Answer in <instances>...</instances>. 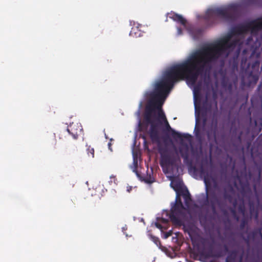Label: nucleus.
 <instances>
[{"instance_id": "obj_26", "label": "nucleus", "mask_w": 262, "mask_h": 262, "mask_svg": "<svg viewBox=\"0 0 262 262\" xmlns=\"http://www.w3.org/2000/svg\"><path fill=\"white\" fill-rule=\"evenodd\" d=\"M88 154L89 156H91L92 158L94 157V149L91 147H89L87 149Z\"/></svg>"}, {"instance_id": "obj_22", "label": "nucleus", "mask_w": 262, "mask_h": 262, "mask_svg": "<svg viewBox=\"0 0 262 262\" xmlns=\"http://www.w3.org/2000/svg\"><path fill=\"white\" fill-rule=\"evenodd\" d=\"M254 129H256L257 128L260 129V126H262V119H256L254 120Z\"/></svg>"}, {"instance_id": "obj_36", "label": "nucleus", "mask_w": 262, "mask_h": 262, "mask_svg": "<svg viewBox=\"0 0 262 262\" xmlns=\"http://www.w3.org/2000/svg\"><path fill=\"white\" fill-rule=\"evenodd\" d=\"M253 209H254L253 207H252L251 206H250V211L251 214L252 213V211H253Z\"/></svg>"}, {"instance_id": "obj_18", "label": "nucleus", "mask_w": 262, "mask_h": 262, "mask_svg": "<svg viewBox=\"0 0 262 262\" xmlns=\"http://www.w3.org/2000/svg\"><path fill=\"white\" fill-rule=\"evenodd\" d=\"M129 35L133 37H138L140 35V30L138 27H133L130 31Z\"/></svg>"}, {"instance_id": "obj_41", "label": "nucleus", "mask_w": 262, "mask_h": 262, "mask_svg": "<svg viewBox=\"0 0 262 262\" xmlns=\"http://www.w3.org/2000/svg\"><path fill=\"white\" fill-rule=\"evenodd\" d=\"M110 178H111V179H116V177H115V176H113V175H112V176H111L110 177Z\"/></svg>"}, {"instance_id": "obj_11", "label": "nucleus", "mask_w": 262, "mask_h": 262, "mask_svg": "<svg viewBox=\"0 0 262 262\" xmlns=\"http://www.w3.org/2000/svg\"><path fill=\"white\" fill-rule=\"evenodd\" d=\"M149 134L152 142H159L160 136L158 130V123L154 122L153 123L150 124V128L149 129Z\"/></svg>"}, {"instance_id": "obj_12", "label": "nucleus", "mask_w": 262, "mask_h": 262, "mask_svg": "<svg viewBox=\"0 0 262 262\" xmlns=\"http://www.w3.org/2000/svg\"><path fill=\"white\" fill-rule=\"evenodd\" d=\"M217 132V119L212 120L211 125L210 128L207 130V137L210 140H214L216 141Z\"/></svg>"}, {"instance_id": "obj_35", "label": "nucleus", "mask_w": 262, "mask_h": 262, "mask_svg": "<svg viewBox=\"0 0 262 262\" xmlns=\"http://www.w3.org/2000/svg\"><path fill=\"white\" fill-rule=\"evenodd\" d=\"M251 234H252V236H253V237H254V235H255V233H254V232H253L252 233H250V234H249V235H248V238H250V237H251Z\"/></svg>"}, {"instance_id": "obj_19", "label": "nucleus", "mask_w": 262, "mask_h": 262, "mask_svg": "<svg viewBox=\"0 0 262 262\" xmlns=\"http://www.w3.org/2000/svg\"><path fill=\"white\" fill-rule=\"evenodd\" d=\"M184 199L185 200V203L187 207L189 206V203L191 201L190 194L187 191L186 193L183 194Z\"/></svg>"}, {"instance_id": "obj_44", "label": "nucleus", "mask_w": 262, "mask_h": 262, "mask_svg": "<svg viewBox=\"0 0 262 262\" xmlns=\"http://www.w3.org/2000/svg\"><path fill=\"white\" fill-rule=\"evenodd\" d=\"M238 139H239V140H241V135H240V136H238Z\"/></svg>"}, {"instance_id": "obj_24", "label": "nucleus", "mask_w": 262, "mask_h": 262, "mask_svg": "<svg viewBox=\"0 0 262 262\" xmlns=\"http://www.w3.org/2000/svg\"><path fill=\"white\" fill-rule=\"evenodd\" d=\"M223 197H224V199L227 200L230 202H231L232 199L231 195L230 193H229L227 191H224V192L223 193Z\"/></svg>"}, {"instance_id": "obj_50", "label": "nucleus", "mask_w": 262, "mask_h": 262, "mask_svg": "<svg viewBox=\"0 0 262 262\" xmlns=\"http://www.w3.org/2000/svg\"><path fill=\"white\" fill-rule=\"evenodd\" d=\"M210 262H216V261L214 260H211Z\"/></svg>"}, {"instance_id": "obj_9", "label": "nucleus", "mask_w": 262, "mask_h": 262, "mask_svg": "<svg viewBox=\"0 0 262 262\" xmlns=\"http://www.w3.org/2000/svg\"><path fill=\"white\" fill-rule=\"evenodd\" d=\"M67 132L72 135L75 139H77L78 137L82 132V126L79 123H72L69 125L67 129Z\"/></svg>"}, {"instance_id": "obj_6", "label": "nucleus", "mask_w": 262, "mask_h": 262, "mask_svg": "<svg viewBox=\"0 0 262 262\" xmlns=\"http://www.w3.org/2000/svg\"><path fill=\"white\" fill-rule=\"evenodd\" d=\"M209 186H206L205 194H202L198 202L202 207H210L212 212L216 211V205L219 204V199L214 191L209 189Z\"/></svg>"}, {"instance_id": "obj_28", "label": "nucleus", "mask_w": 262, "mask_h": 262, "mask_svg": "<svg viewBox=\"0 0 262 262\" xmlns=\"http://www.w3.org/2000/svg\"><path fill=\"white\" fill-rule=\"evenodd\" d=\"M75 148H73V149H69L67 151V155H71L72 154H74L75 151Z\"/></svg>"}, {"instance_id": "obj_39", "label": "nucleus", "mask_w": 262, "mask_h": 262, "mask_svg": "<svg viewBox=\"0 0 262 262\" xmlns=\"http://www.w3.org/2000/svg\"><path fill=\"white\" fill-rule=\"evenodd\" d=\"M111 145H112V144H111V142H109V143H108V148H109V149H110V150H112V149L111 148Z\"/></svg>"}, {"instance_id": "obj_29", "label": "nucleus", "mask_w": 262, "mask_h": 262, "mask_svg": "<svg viewBox=\"0 0 262 262\" xmlns=\"http://www.w3.org/2000/svg\"><path fill=\"white\" fill-rule=\"evenodd\" d=\"M134 164L135 165V169L134 170V171H136L137 167L138 166V161L135 158L134 159L133 161Z\"/></svg>"}, {"instance_id": "obj_52", "label": "nucleus", "mask_w": 262, "mask_h": 262, "mask_svg": "<svg viewBox=\"0 0 262 262\" xmlns=\"http://www.w3.org/2000/svg\"><path fill=\"white\" fill-rule=\"evenodd\" d=\"M159 122L160 124H161V123H162L160 120L159 121Z\"/></svg>"}, {"instance_id": "obj_34", "label": "nucleus", "mask_w": 262, "mask_h": 262, "mask_svg": "<svg viewBox=\"0 0 262 262\" xmlns=\"http://www.w3.org/2000/svg\"><path fill=\"white\" fill-rule=\"evenodd\" d=\"M178 33L179 35L182 34V30L181 28H178Z\"/></svg>"}, {"instance_id": "obj_49", "label": "nucleus", "mask_w": 262, "mask_h": 262, "mask_svg": "<svg viewBox=\"0 0 262 262\" xmlns=\"http://www.w3.org/2000/svg\"><path fill=\"white\" fill-rule=\"evenodd\" d=\"M147 182H148L149 183H151L152 182L151 181H147Z\"/></svg>"}, {"instance_id": "obj_5", "label": "nucleus", "mask_w": 262, "mask_h": 262, "mask_svg": "<svg viewBox=\"0 0 262 262\" xmlns=\"http://www.w3.org/2000/svg\"><path fill=\"white\" fill-rule=\"evenodd\" d=\"M186 208L182 202L180 196L177 195L174 203H171L170 213L166 212L171 222L176 225L181 226L182 224V219L185 216Z\"/></svg>"}, {"instance_id": "obj_31", "label": "nucleus", "mask_w": 262, "mask_h": 262, "mask_svg": "<svg viewBox=\"0 0 262 262\" xmlns=\"http://www.w3.org/2000/svg\"><path fill=\"white\" fill-rule=\"evenodd\" d=\"M160 221L162 223H164V224H167L169 222L168 219H164L163 217L161 219Z\"/></svg>"}, {"instance_id": "obj_16", "label": "nucleus", "mask_w": 262, "mask_h": 262, "mask_svg": "<svg viewBox=\"0 0 262 262\" xmlns=\"http://www.w3.org/2000/svg\"><path fill=\"white\" fill-rule=\"evenodd\" d=\"M179 152L182 158L183 159L184 162L186 164H191V162L189 159V155L188 147L186 146L184 150L181 147L179 148Z\"/></svg>"}, {"instance_id": "obj_33", "label": "nucleus", "mask_w": 262, "mask_h": 262, "mask_svg": "<svg viewBox=\"0 0 262 262\" xmlns=\"http://www.w3.org/2000/svg\"><path fill=\"white\" fill-rule=\"evenodd\" d=\"M195 132H196L195 133L196 136H198V134H199V133L200 132V130H199V129L198 128L196 129V126L195 127Z\"/></svg>"}, {"instance_id": "obj_51", "label": "nucleus", "mask_w": 262, "mask_h": 262, "mask_svg": "<svg viewBox=\"0 0 262 262\" xmlns=\"http://www.w3.org/2000/svg\"><path fill=\"white\" fill-rule=\"evenodd\" d=\"M217 113V111H215V112L214 113V115H215V114Z\"/></svg>"}, {"instance_id": "obj_4", "label": "nucleus", "mask_w": 262, "mask_h": 262, "mask_svg": "<svg viewBox=\"0 0 262 262\" xmlns=\"http://www.w3.org/2000/svg\"><path fill=\"white\" fill-rule=\"evenodd\" d=\"M160 164L164 173L178 174L181 160L175 146L172 149H167L161 152Z\"/></svg>"}, {"instance_id": "obj_42", "label": "nucleus", "mask_w": 262, "mask_h": 262, "mask_svg": "<svg viewBox=\"0 0 262 262\" xmlns=\"http://www.w3.org/2000/svg\"><path fill=\"white\" fill-rule=\"evenodd\" d=\"M131 189H132V187H130V188H128V189H127V191H128V192H129V191H130V190H131Z\"/></svg>"}, {"instance_id": "obj_8", "label": "nucleus", "mask_w": 262, "mask_h": 262, "mask_svg": "<svg viewBox=\"0 0 262 262\" xmlns=\"http://www.w3.org/2000/svg\"><path fill=\"white\" fill-rule=\"evenodd\" d=\"M214 15L221 16L224 18L229 20L227 7L225 8H217L208 9L206 13L205 18L209 19Z\"/></svg>"}, {"instance_id": "obj_1", "label": "nucleus", "mask_w": 262, "mask_h": 262, "mask_svg": "<svg viewBox=\"0 0 262 262\" xmlns=\"http://www.w3.org/2000/svg\"><path fill=\"white\" fill-rule=\"evenodd\" d=\"M235 35L231 29L227 35L215 43L202 47L192 52L185 60L175 65L186 76L189 83L194 85L199 77L209 71L220 58L228 57L231 50L237 46L236 52L229 60V67L234 73L238 71V58L243 44L238 38L231 40Z\"/></svg>"}, {"instance_id": "obj_45", "label": "nucleus", "mask_w": 262, "mask_h": 262, "mask_svg": "<svg viewBox=\"0 0 262 262\" xmlns=\"http://www.w3.org/2000/svg\"><path fill=\"white\" fill-rule=\"evenodd\" d=\"M142 138H143V139H144V141H145V140H146V138H145V136H143Z\"/></svg>"}, {"instance_id": "obj_7", "label": "nucleus", "mask_w": 262, "mask_h": 262, "mask_svg": "<svg viewBox=\"0 0 262 262\" xmlns=\"http://www.w3.org/2000/svg\"><path fill=\"white\" fill-rule=\"evenodd\" d=\"M190 253L193 255L194 259H196L198 256H199V260L203 262L211 257L220 258L224 255L222 251L221 250L213 252L212 249H209L207 251L204 248H201L199 247L197 248L196 251H193Z\"/></svg>"}, {"instance_id": "obj_20", "label": "nucleus", "mask_w": 262, "mask_h": 262, "mask_svg": "<svg viewBox=\"0 0 262 262\" xmlns=\"http://www.w3.org/2000/svg\"><path fill=\"white\" fill-rule=\"evenodd\" d=\"M248 220L247 218H243L241 221L239 225V229L241 230H243L246 226H248Z\"/></svg>"}, {"instance_id": "obj_43", "label": "nucleus", "mask_w": 262, "mask_h": 262, "mask_svg": "<svg viewBox=\"0 0 262 262\" xmlns=\"http://www.w3.org/2000/svg\"><path fill=\"white\" fill-rule=\"evenodd\" d=\"M252 118H250V124H252Z\"/></svg>"}, {"instance_id": "obj_37", "label": "nucleus", "mask_w": 262, "mask_h": 262, "mask_svg": "<svg viewBox=\"0 0 262 262\" xmlns=\"http://www.w3.org/2000/svg\"><path fill=\"white\" fill-rule=\"evenodd\" d=\"M224 248H225V252H228V247L226 246H224Z\"/></svg>"}, {"instance_id": "obj_10", "label": "nucleus", "mask_w": 262, "mask_h": 262, "mask_svg": "<svg viewBox=\"0 0 262 262\" xmlns=\"http://www.w3.org/2000/svg\"><path fill=\"white\" fill-rule=\"evenodd\" d=\"M247 23L249 31H250L252 34L257 33L262 29V17Z\"/></svg>"}, {"instance_id": "obj_30", "label": "nucleus", "mask_w": 262, "mask_h": 262, "mask_svg": "<svg viewBox=\"0 0 262 262\" xmlns=\"http://www.w3.org/2000/svg\"><path fill=\"white\" fill-rule=\"evenodd\" d=\"M231 212H232V213L233 214V215H234V217H235V219L236 220V221H238V220H239V217H238V216L236 215V212H235V210L234 209H232L231 210Z\"/></svg>"}, {"instance_id": "obj_27", "label": "nucleus", "mask_w": 262, "mask_h": 262, "mask_svg": "<svg viewBox=\"0 0 262 262\" xmlns=\"http://www.w3.org/2000/svg\"><path fill=\"white\" fill-rule=\"evenodd\" d=\"M172 232L171 230H170V231L166 232L164 235V238H168V237H169L170 236H171L172 235Z\"/></svg>"}, {"instance_id": "obj_40", "label": "nucleus", "mask_w": 262, "mask_h": 262, "mask_svg": "<svg viewBox=\"0 0 262 262\" xmlns=\"http://www.w3.org/2000/svg\"><path fill=\"white\" fill-rule=\"evenodd\" d=\"M261 84H260L259 86H258V90L259 91H261Z\"/></svg>"}, {"instance_id": "obj_13", "label": "nucleus", "mask_w": 262, "mask_h": 262, "mask_svg": "<svg viewBox=\"0 0 262 262\" xmlns=\"http://www.w3.org/2000/svg\"><path fill=\"white\" fill-rule=\"evenodd\" d=\"M240 5L238 4H231L227 7L229 20H234L238 13Z\"/></svg>"}, {"instance_id": "obj_15", "label": "nucleus", "mask_w": 262, "mask_h": 262, "mask_svg": "<svg viewBox=\"0 0 262 262\" xmlns=\"http://www.w3.org/2000/svg\"><path fill=\"white\" fill-rule=\"evenodd\" d=\"M169 17L174 21L181 24L184 26L186 25V20L181 15L173 13L170 14Z\"/></svg>"}, {"instance_id": "obj_3", "label": "nucleus", "mask_w": 262, "mask_h": 262, "mask_svg": "<svg viewBox=\"0 0 262 262\" xmlns=\"http://www.w3.org/2000/svg\"><path fill=\"white\" fill-rule=\"evenodd\" d=\"M253 42V37L249 36L246 40L245 48L242 54L241 70L242 84L250 86L255 84L258 80L259 75L260 56L262 53V41L256 38Z\"/></svg>"}, {"instance_id": "obj_47", "label": "nucleus", "mask_w": 262, "mask_h": 262, "mask_svg": "<svg viewBox=\"0 0 262 262\" xmlns=\"http://www.w3.org/2000/svg\"><path fill=\"white\" fill-rule=\"evenodd\" d=\"M253 188H254V190H256V186H255V185H254V186H253Z\"/></svg>"}, {"instance_id": "obj_25", "label": "nucleus", "mask_w": 262, "mask_h": 262, "mask_svg": "<svg viewBox=\"0 0 262 262\" xmlns=\"http://www.w3.org/2000/svg\"><path fill=\"white\" fill-rule=\"evenodd\" d=\"M203 32V30L202 28H196L193 31V33L195 35L200 36L201 35Z\"/></svg>"}, {"instance_id": "obj_32", "label": "nucleus", "mask_w": 262, "mask_h": 262, "mask_svg": "<svg viewBox=\"0 0 262 262\" xmlns=\"http://www.w3.org/2000/svg\"><path fill=\"white\" fill-rule=\"evenodd\" d=\"M155 226L157 228L160 229L161 230H162L163 228L162 226L159 223H157V222L155 223Z\"/></svg>"}, {"instance_id": "obj_46", "label": "nucleus", "mask_w": 262, "mask_h": 262, "mask_svg": "<svg viewBox=\"0 0 262 262\" xmlns=\"http://www.w3.org/2000/svg\"><path fill=\"white\" fill-rule=\"evenodd\" d=\"M258 216V213L257 212H256V217L257 218Z\"/></svg>"}, {"instance_id": "obj_14", "label": "nucleus", "mask_w": 262, "mask_h": 262, "mask_svg": "<svg viewBox=\"0 0 262 262\" xmlns=\"http://www.w3.org/2000/svg\"><path fill=\"white\" fill-rule=\"evenodd\" d=\"M232 33L236 35H243L249 31L248 23L239 24L232 27Z\"/></svg>"}, {"instance_id": "obj_2", "label": "nucleus", "mask_w": 262, "mask_h": 262, "mask_svg": "<svg viewBox=\"0 0 262 262\" xmlns=\"http://www.w3.org/2000/svg\"><path fill=\"white\" fill-rule=\"evenodd\" d=\"M182 80H185L189 83V80L186 76L175 64L166 70L162 79L155 83L153 91L148 94L149 100L146 106L145 115L146 121L150 124L153 123L154 121L151 118V113L157 107L159 109V118L164 121L168 130H171L172 137L181 141L184 139L189 140L191 136L188 134H181L171 129L161 109V105L173 88L174 83Z\"/></svg>"}, {"instance_id": "obj_48", "label": "nucleus", "mask_w": 262, "mask_h": 262, "mask_svg": "<svg viewBox=\"0 0 262 262\" xmlns=\"http://www.w3.org/2000/svg\"><path fill=\"white\" fill-rule=\"evenodd\" d=\"M230 190H231V191H233V188H232L231 187V188H230Z\"/></svg>"}, {"instance_id": "obj_17", "label": "nucleus", "mask_w": 262, "mask_h": 262, "mask_svg": "<svg viewBox=\"0 0 262 262\" xmlns=\"http://www.w3.org/2000/svg\"><path fill=\"white\" fill-rule=\"evenodd\" d=\"M200 172L201 176L204 177V181L206 186H210L208 172L203 165L200 167Z\"/></svg>"}, {"instance_id": "obj_21", "label": "nucleus", "mask_w": 262, "mask_h": 262, "mask_svg": "<svg viewBox=\"0 0 262 262\" xmlns=\"http://www.w3.org/2000/svg\"><path fill=\"white\" fill-rule=\"evenodd\" d=\"M150 238L158 247H160L161 246V242L158 237L150 235Z\"/></svg>"}, {"instance_id": "obj_38", "label": "nucleus", "mask_w": 262, "mask_h": 262, "mask_svg": "<svg viewBox=\"0 0 262 262\" xmlns=\"http://www.w3.org/2000/svg\"><path fill=\"white\" fill-rule=\"evenodd\" d=\"M260 177H261V171H260V170H259V172H258V179L259 180L260 179Z\"/></svg>"}, {"instance_id": "obj_23", "label": "nucleus", "mask_w": 262, "mask_h": 262, "mask_svg": "<svg viewBox=\"0 0 262 262\" xmlns=\"http://www.w3.org/2000/svg\"><path fill=\"white\" fill-rule=\"evenodd\" d=\"M211 105L210 104H208L206 102L203 103L202 106V110H204L206 112H208L210 111Z\"/></svg>"}]
</instances>
